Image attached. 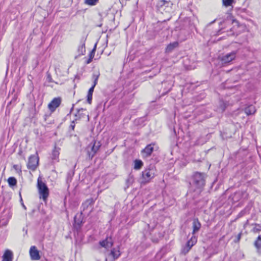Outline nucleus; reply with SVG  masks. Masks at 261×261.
I'll return each mask as SVG.
<instances>
[{"label": "nucleus", "mask_w": 261, "mask_h": 261, "mask_svg": "<svg viewBox=\"0 0 261 261\" xmlns=\"http://www.w3.org/2000/svg\"><path fill=\"white\" fill-rule=\"evenodd\" d=\"M205 175L202 173L196 172L193 176V184L197 189H201L205 185Z\"/></svg>", "instance_id": "nucleus-1"}, {"label": "nucleus", "mask_w": 261, "mask_h": 261, "mask_svg": "<svg viewBox=\"0 0 261 261\" xmlns=\"http://www.w3.org/2000/svg\"><path fill=\"white\" fill-rule=\"evenodd\" d=\"M37 187L40 198H42L44 201H45L49 195V190L46 184L39 178L38 179Z\"/></svg>", "instance_id": "nucleus-2"}, {"label": "nucleus", "mask_w": 261, "mask_h": 261, "mask_svg": "<svg viewBox=\"0 0 261 261\" xmlns=\"http://www.w3.org/2000/svg\"><path fill=\"white\" fill-rule=\"evenodd\" d=\"M39 164V157L36 153L34 155H32L29 159V161L27 164L28 168L32 171H34L38 167Z\"/></svg>", "instance_id": "nucleus-3"}, {"label": "nucleus", "mask_w": 261, "mask_h": 261, "mask_svg": "<svg viewBox=\"0 0 261 261\" xmlns=\"http://www.w3.org/2000/svg\"><path fill=\"white\" fill-rule=\"evenodd\" d=\"M101 145L100 142L94 141L92 142L88 147V153L89 156L93 158L99 150Z\"/></svg>", "instance_id": "nucleus-4"}, {"label": "nucleus", "mask_w": 261, "mask_h": 261, "mask_svg": "<svg viewBox=\"0 0 261 261\" xmlns=\"http://www.w3.org/2000/svg\"><path fill=\"white\" fill-rule=\"evenodd\" d=\"M154 170L153 168L146 169L142 172L143 181L148 182L154 176Z\"/></svg>", "instance_id": "nucleus-5"}, {"label": "nucleus", "mask_w": 261, "mask_h": 261, "mask_svg": "<svg viewBox=\"0 0 261 261\" xmlns=\"http://www.w3.org/2000/svg\"><path fill=\"white\" fill-rule=\"evenodd\" d=\"M61 103V98L60 97L54 98L48 105V108L51 112H54L56 108L59 107Z\"/></svg>", "instance_id": "nucleus-6"}, {"label": "nucleus", "mask_w": 261, "mask_h": 261, "mask_svg": "<svg viewBox=\"0 0 261 261\" xmlns=\"http://www.w3.org/2000/svg\"><path fill=\"white\" fill-rule=\"evenodd\" d=\"M30 255L32 260H38L40 258L39 252L35 246H32L30 249Z\"/></svg>", "instance_id": "nucleus-7"}, {"label": "nucleus", "mask_w": 261, "mask_h": 261, "mask_svg": "<svg viewBox=\"0 0 261 261\" xmlns=\"http://www.w3.org/2000/svg\"><path fill=\"white\" fill-rule=\"evenodd\" d=\"M236 57V52L232 51L222 56L221 58V60L224 63H228L233 60Z\"/></svg>", "instance_id": "nucleus-8"}, {"label": "nucleus", "mask_w": 261, "mask_h": 261, "mask_svg": "<svg viewBox=\"0 0 261 261\" xmlns=\"http://www.w3.org/2000/svg\"><path fill=\"white\" fill-rule=\"evenodd\" d=\"M99 245L106 249L111 248L113 245L112 239L111 237L107 238L105 240L99 242Z\"/></svg>", "instance_id": "nucleus-9"}, {"label": "nucleus", "mask_w": 261, "mask_h": 261, "mask_svg": "<svg viewBox=\"0 0 261 261\" xmlns=\"http://www.w3.org/2000/svg\"><path fill=\"white\" fill-rule=\"evenodd\" d=\"M153 150V147L151 144L148 145L144 149L141 151L142 155L143 158L149 156Z\"/></svg>", "instance_id": "nucleus-10"}, {"label": "nucleus", "mask_w": 261, "mask_h": 261, "mask_svg": "<svg viewBox=\"0 0 261 261\" xmlns=\"http://www.w3.org/2000/svg\"><path fill=\"white\" fill-rule=\"evenodd\" d=\"M13 257V254L12 251L7 249L3 255V261H12Z\"/></svg>", "instance_id": "nucleus-11"}, {"label": "nucleus", "mask_w": 261, "mask_h": 261, "mask_svg": "<svg viewBox=\"0 0 261 261\" xmlns=\"http://www.w3.org/2000/svg\"><path fill=\"white\" fill-rule=\"evenodd\" d=\"M4 218L3 219V225L6 226L7 225L9 219L11 217V214L9 210H7L4 212V215L3 216Z\"/></svg>", "instance_id": "nucleus-12"}, {"label": "nucleus", "mask_w": 261, "mask_h": 261, "mask_svg": "<svg viewBox=\"0 0 261 261\" xmlns=\"http://www.w3.org/2000/svg\"><path fill=\"white\" fill-rule=\"evenodd\" d=\"M60 148L59 147H55L52 152L51 159L53 160H55L59 162V156L60 154Z\"/></svg>", "instance_id": "nucleus-13"}, {"label": "nucleus", "mask_w": 261, "mask_h": 261, "mask_svg": "<svg viewBox=\"0 0 261 261\" xmlns=\"http://www.w3.org/2000/svg\"><path fill=\"white\" fill-rule=\"evenodd\" d=\"M201 227V224L197 219H195L193 222V234L198 231Z\"/></svg>", "instance_id": "nucleus-14"}, {"label": "nucleus", "mask_w": 261, "mask_h": 261, "mask_svg": "<svg viewBox=\"0 0 261 261\" xmlns=\"http://www.w3.org/2000/svg\"><path fill=\"white\" fill-rule=\"evenodd\" d=\"M244 111L247 115H253L255 113L256 109L254 106L250 105L245 108Z\"/></svg>", "instance_id": "nucleus-15"}, {"label": "nucleus", "mask_w": 261, "mask_h": 261, "mask_svg": "<svg viewBox=\"0 0 261 261\" xmlns=\"http://www.w3.org/2000/svg\"><path fill=\"white\" fill-rule=\"evenodd\" d=\"M178 42L177 41L172 42L168 44L166 48V53H170L175 48L177 47L178 46Z\"/></svg>", "instance_id": "nucleus-16"}, {"label": "nucleus", "mask_w": 261, "mask_h": 261, "mask_svg": "<svg viewBox=\"0 0 261 261\" xmlns=\"http://www.w3.org/2000/svg\"><path fill=\"white\" fill-rule=\"evenodd\" d=\"M110 255L112 256L113 260H115L120 255V252L119 249L116 248L113 249L111 250Z\"/></svg>", "instance_id": "nucleus-17"}, {"label": "nucleus", "mask_w": 261, "mask_h": 261, "mask_svg": "<svg viewBox=\"0 0 261 261\" xmlns=\"http://www.w3.org/2000/svg\"><path fill=\"white\" fill-rule=\"evenodd\" d=\"M254 244L257 251L261 253V236L257 237Z\"/></svg>", "instance_id": "nucleus-18"}, {"label": "nucleus", "mask_w": 261, "mask_h": 261, "mask_svg": "<svg viewBox=\"0 0 261 261\" xmlns=\"http://www.w3.org/2000/svg\"><path fill=\"white\" fill-rule=\"evenodd\" d=\"M197 242V238L193 236L192 237L191 239L188 241L187 243V245L190 248H192V246H193Z\"/></svg>", "instance_id": "nucleus-19"}, {"label": "nucleus", "mask_w": 261, "mask_h": 261, "mask_svg": "<svg viewBox=\"0 0 261 261\" xmlns=\"http://www.w3.org/2000/svg\"><path fill=\"white\" fill-rule=\"evenodd\" d=\"M143 162L139 160H136L134 162V169L136 170L140 169L143 166Z\"/></svg>", "instance_id": "nucleus-20"}, {"label": "nucleus", "mask_w": 261, "mask_h": 261, "mask_svg": "<svg viewBox=\"0 0 261 261\" xmlns=\"http://www.w3.org/2000/svg\"><path fill=\"white\" fill-rule=\"evenodd\" d=\"M99 2V0H85L84 3L86 5L93 6H95Z\"/></svg>", "instance_id": "nucleus-21"}, {"label": "nucleus", "mask_w": 261, "mask_h": 261, "mask_svg": "<svg viewBox=\"0 0 261 261\" xmlns=\"http://www.w3.org/2000/svg\"><path fill=\"white\" fill-rule=\"evenodd\" d=\"M8 182L10 186H15L17 183L16 179L13 177H9L8 179Z\"/></svg>", "instance_id": "nucleus-22"}, {"label": "nucleus", "mask_w": 261, "mask_h": 261, "mask_svg": "<svg viewBox=\"0 0 261 261\" xmlns=\"http://www.w3.org/2000/svg\"><path fill=\"white\" fill-rule=\"evenodd\" d=\"M233 0H223V4L226 7H228L231 5Z\"/></svg>", "instance_id": "nucleus-23"}, {"label": "nucleus", "mask_w": 261, "mask_h": 261, "mask_svg": "<svg viewBox=\"0 0 261 261\" xmlns=\"http://www.w3.org/2000/svg\"><path fill=\"white\" fill-rule=\"evenodd\" d=\"M191 248L188 247L187 245L182 249V253L186 254H187Z\"/></svg>", "instance_id": "nucleus-24"}, {"label": "nucleus", "mask_w": 261, "mask_h": 261, "mask_svg": "<svg viewBox=\"0 0 261 261\" xmlns=\"http://www.w3.org/2000/svg\"><path fill=\"white\" fill-rule=\"evenodd\" d=\"M94 49H93L92 50V51L90 53V58L88 59V60L87 62V64H89L91 62L92 59H93V58L94 57Z\"/></svg>", "instance_id": "nucleus-25"}, {"label": "nucleus", "mask_w": 261, "mask_h": 261, "mask_svg": "<svg viewBox=\"0 0 261 261\" xmlns=\"http://www.w3.org/2000/svg\"><path fill=\"white\" fill-rule=\"evenodd\" d=\"M92 95H90V94H88V96H87V101H88V102L89 103H91V100H92Z\"/></svg>", "instance_id": "nucleus-26"}, {"label": "nucleus", "mask_w": 261, "mask_h": 261, "mask_svg": "<svg viewBox=\"0 0 261 261\" xmlns=\"http://www.w3.org/2000/svg\"><path fill=\"white\" fill-rule=\"evenodd\" d=\"M232 23L233 24V28L235 27V26H237V27L239 26V22L236 20H233Z\"/></svg>", "instance_id": "nucleus-27"}, {"label": "nucleus", "mask_w": 261, "mask_h": 261, "mask_svg": "<svg viewBox=\"0 0 261 261\" xmlns=\"http://www.w3.org/2000/svg\"><path fill=\"white\" fill-rule=\"evenodd\" d=\"M94 86H92V87H91L89 89V91H88V94H90V95H92V93L94 91Z\"/></svg>", "instance_id": "nucleus-28"}, {"label": "nucleus", "mask_w": 261, "mask_h": 261, "mask_svg": "<svg viewBox=\"0 0 261 261\" xmlns=\"http://www.w3.org/2000/svg\"><path fill=\"white\" fill-rule=\"evenodd\" d=\"M254 229L256 231H261V226L259 225H256Z\"/></svg>", "instance_id": "nucleus-29"}, {"label": "nucleus", "mask_w": 261, "mask_h": 261, "mask_svg": "<svg viewBox=\"0 0 261 261\" xmlns=\"http://www.w3.org/2000/svg\"><path fill=\"white\" fill-rule=\"evenodd\" d=\"M98 77V76L96 75V77H95V79L94 82V85L92 86H94V87L95 86V85L97 84V81Z\"/></svg>", "instance_id": "nucleus-30"}, {"label": "nucleus", "mask_w": 261, "mask_h": 261, "mask_svg": "<svg viewBox=\"0 0 261 261\" xmlns=\"http://www.w3.org/2000/svg\"><path fill=\"white\" fill-rule=\"evenodd\" d=\"M161 3H162V4H161V5H164L165 3H166V2L165 1H164H164H162L161 2Z\"/></svg>", "instance_id": "nucleus-31"}, {"label": "nucleus", "mask_w": 261, "mask_h": 261, "mask_svg": "<svg viewBox=\"0 0 261 261\" xmlns=\"http://www.w3.org/2000/svg\"><path fill=\"white\" fill-rule=\"evenodd\" d=\"M224 110H225V108H222V111H224Z\"/></svg>", "instance_id": "nucleus-32"}]
</instances>
